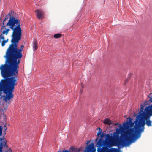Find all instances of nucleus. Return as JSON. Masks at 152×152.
Here are the masks:
<instances>
[{"label": "nucleus", "mask_w": 152, "mask_h": 152, "mask_svg": "<svg viewBox=\"0 0 152 152\" xmlns=\"http://www.w3.org/2000/svg\"><path fill=\"white\" fill-rule=\"evenodd\" d=\"M22 36V29L17 28L12 31L11 44L10 45L6 52V56L9 58V65H2L0 67L2 76L4 77L15 75L18 74L19 66L18 64L23 57L22 51L24 45H22L20 49L18 47V43L20 40Z\"/></svg>", "instance_id": "obj_1"}, {"label": "nucleus", "mask_w": 152, "mask_h": 152, "mask_svg": "<svg viewBox=\"0 0 152 152\" xmlns=\"http://www.w3.org/2000/svg\"><path fill=\"white\" fill-rule=\"evenodd\" d=\"M152 115V104L146 107L141 115L137 116L135 121V124L134 127L129 129L125 132L123 135V138L119 140H116L113 146H117L123 147L129 146L131 143L132 140L139 138L141 133L144 131V126L145 124L144 120L149 118Z\"/></svg>", "instance_id": "obj_2"}, {"label": "nucleus", "mask_w": 152, "mask_h": 152, "mask_svg": "<svg viewBox=\"0 0 152 152\" xmlns=\"http://www.w3.org/2000/svg\"><path fill=\"white\" fill-rule=\"evenodd\" d=\"M7 15L10 17L8 22L7 23V26H9V28H5V30H4L2 33L7 35L9 31L10 30V28L11 29L14 31L15 29L17 28H19L20 29H21L20 25V21L18 19L13 16H12L10 13L8 14Z\"/></svg>", "instance_id": "obj_3"}, {"label": "nucleus", "mask_w": 152, "mask_h": 152, "mask_svg": "<svg viewBox=\"0 0 152 152\" xmlns=\"http://www.w3.org/2000/svg\"><path fill=\"white\" fill-rule=\"evenodd\" d=\"M1 82L3 91L5 93L8 91L11 92H13L15 86L17 85V81L14 77L7 78L6 80H2Z\"/></svg>", "instance_id": "obj_4"}, {"label": "nucleus", "mask_w": 152, "mask_h": 152, "mask_svg": "<svg viewBox=\"0 0 152 152\" xmlns=\"http://www.w3.org/2000/svg\"><path fill=\"white\" fill-rule=\"evenodd\" d=\"M94 144L93 143H91L90 145L87 147V152H95V149L94 148ZM61 151H59L58 152H61ZM63 152H70L69 150H65L63 151Z\"/></svg>", "instance_id": "obj_5"}, {"label": "nucleus", "mask_w": 152, "mask_h": 152, "mask_svg": "<svg viewBox=\"0 0 152 152\" xmlns=\"http://www.w3.org/2000/svg\"><path fill=\"white\" fill-rule=\"evenodd\" d=\"M118 150L116 148H111L109 149L107 147H104L101 149L100 152H118Z\"/></svg>", "instance_id": "obj_6"}, {"label": "nucleus", "mask_w": 152, "mask_h": 152, "mask_svg": "<svg viewBox=\"0 0 152 152\" xmlns=\"http://www.w3.org/2000/svg\"><path fill=\"white\" fill-rule=\"evenodd\" d=\"M37 18L39 19H42L44 17V12L41 10H37L35 11Z\"/></svg>", "instance_id": "obj_7"}, {"label": "nucleus", "mask_w": 152, "mask_h": 152, "mask_svg": "<svg viewBox=\"0 0 152 152\" xmlns=\"http://www.w3.org/2000/svg\"><path fill=\"white\" fill-rule=\"evenodd\" d=\"M7 95L5 96L4 100L6 102H7L8 100H10L13 97V95L12 94V92H11L10 91H8L7 93H4Z\"/></svg>", "instance_id": "obj_8"}, {"label": "nucleus", "mask_w": 152, "mask_h": 152, "mask_svg": "<svg viewBox=\"0 0 152 152\" xmlns=\"http://www.w3.org/2000/svg\"><path fill=\"white\" fill-rule=\"evenodd\" d=\"M105 142L106 141L104 140L102 138H100L97 143V147L100 148L103 145H107Z\"/></svg>", "instance_id": "obj_9"}, {"label": "nucleus", "mask_w": 152, "mask_h": 152, "mask_svg": "<svg viewBox=\"0 0 152 152\" xmlns=\"http://www.w3.org/2000/svg\"><path fill=\"white\" fill-rule=\"evenodd\" d=\"M113 139V137L110 136L109 134L106 135L105 141H106L105 143L107 145L111 142Z\"/></svg>", "instance_id": "obj_10"}, {"label": "nucleus", "mask_w": 152, "mask_h": 152, "mask_svg": "<svg viewBox=\"0 0 152 152\" xmlns=\"http://www.w3.org/2000/svg\"><path fill=\"white\" fill-rule=\"evenodd\" d=\"M37 45V41L36 39H34L33 42V49L34 51L36 50L38 48Z\"/></svg>", "instance_id": "obj_11"}, {"label": "nucleus", "mask_w": 152, "mask_h": 152, "mask_svg": "<svg viewBox=\"0 0 152 152\" xmlns=\"http://www.w3.org/2000/svg\"><path fill=\"white\" fill-rule=\"evenodd\" d=\"M103 123L104 124H107L108 125H110L112 124H113V123L111 122V121L108 118H106L104 119L103 121Z\"/></svg>", "instance_id": "obj_12"}, {"label": "nucleus", "mask_w": 152, "mask_h": 152, "mask_svg": "<svg viewBox=\"0 0 152 152\" xmlns=\"http://www.w3.org/2000/svg\"><path fill=\"white\" fill-rule=\"evenodd\" d=\"M129 123L127 121L126 122H124L123 124V127L125 129H126L129 128Z\"/></svg>", "instance_id": "obj_13"}, {"label": "nucleus", "mask_w": 152, "mask_h": 152, "mask_svg": "<svg viewBox=\"0 0 152 152\" xmlns=\"http://www.w3.org/2000/svg\"><path fill=\"white\" fill-rule=\"evenodd\" d=\"M149 118H147L146 119H144V120H146V124L148 126H152V121L149 119Z\"/></svg>", "instance_id": "obj_14"}, {"label": "nucleus", "mask_w": 152, "mask_h": 152, "mask_svg": "<svg viewBox=\"0 0 152 152\" xmlns=\"http://www.w3.org/2000/svg\"><path fill=\"white\" fill-rule=\"evenodd\" d=\"M144 107V106L143 104H141L140 105V110L139 112V114L138 116H141L142 113L143 112L142 111L143 110Z\"/></svg>", "instance_id": "obj_15"}, {"label": "nucleus", "mask_w": 152, "mask_h": 152, "mask_svg": "<svg viewBox=\"0 0 152 152\" xmlns=\"http://www.w3.org/2000/svg\"><path fill=\"white\" fill-rule=\"evenodd\" d=\"M0 141H2V140H4V141L3 142L2 144L3 145V146L6 147V148H7L8 147V146L7 145L6 142H5V140H4V139H2V138H0Z\"/></svg>", "instance_id": "obj_16"}, {"label": "nucleus", "mask_w": 152, "mask_h": 152, "mask_svg": "<svg viewBox=\"0 0 152 152\" xmlns=\"http://www.w3.org/2000/svg\"><path fill=\"white\" fill-rule=\"evenodd\" d=\"M61 34L60 33L56 34L54 35V37L55 38L57 39L60 38L61 37Z\"/></svg>", "instance_id": "obj_17"}, {"label": "nucleus", "mask_w": 152, "mask_h": 152, "mask_svg": "<svg viewBox=\"0 0 152 152\" xmlns=\"http://www.w3.org/2000/svg\"><path fill=\"white\" fill-rule=\"evenodd\" d=\"M8 39H7V40H4L1 43V45L2 46H4L5 43H6L8 41Z\"/></svg>", "instance_id": "obj_18"}, {"label": "nucleus", "mask_w": 152, "mask_h": 152, "mask_svg": "<svg viewBox=\"0 0 152 152\" xmlns=\"http://www.w3.org/2000/svg\"><path fill=\"white\" fill-rule=\"evenodd\" d=\"M7 18H5L4 19V20L3 21L2 24H3V26H2V27H5L6 26H7V24L6 25H5L4 23V22L5 21V20H6L7 19Z\"/></svg>", "instance_id": "obj_19"}, {"label": "nucleus", "mask_w": 152, "mask_h": 152, "mask_svg": "<svg viewBox=\"0 0 152 152\" xmlns=\"http://www.w3.org/2000/svg\"><path fill=\"white\" fill-rule=\"evenodd\" d=\"M148 97L149 98H150L149 101L151 102H152V93L150 94L148 96Z\"/></svg>", "instance_id": "obj_20"}, {"label": "nucleus", "mask_w": 152, "mask_h": 152, "mask_svg": "<svg viewBox=\"0 0 152 152\" xmlns=\"http://www.w3.org/2000/svg\"><path fill=\"white\" fill-rule=\"evenodd\" d=\"M3 148V145L2 143H1L0 144V152H2Z\"/></svg>", "instance_id": "obj_21"}, {"label": "nucleus", "mask_w": 152, "mask_h": 152, "mask_svg": "<svg viewBox=\"0 0 152 152\" xmlns=\"http://www.w3.org/2000/svg\"><path fill=\"white\" fill-rule=\"evenodd\" d=\"M100 129V131H99V132L98 133H97V136L98 137H99V136L100 135H101V134L102 132V129Z\"/></svg>", "instance_id": "obj_22"}, {"label": "nucleus", "mask_w": 152, "mask_h": 152, "mask_svg": "<svg viewBox=\"0 0 152 152\" xmlns=\"http://www.w3.org/2000/svg\"><path fill=\"white\" fill-rule=\"evenodd\" d=\"M113 136L114 138H117L118 136L116 132H114L113 133Z\"/></svg>", "instance_id": "obj_23"}, {"label": "nucleus", "mask_w": 152, "mask_h": 152, "mask_svg": "<svg viewBox=\"0 0 152 152\" xmlns=\"http://www.w3.org/2000/svg\"><path fill=\"white\" fill-rule=\"evenodd\" d=\"M2 128L0 126V136H1L2 133Z\"/></svg>", "instance_id": "obj_24"}, {"label": "nucleus", "mask_w": 152, "mask_h": 152, "mask_svg": "<svg viewBox=\"0 0 152 152\" xmlns=\"http://www.w3.org/2000/svg\"><path fill=\"white\" fill-rule=\"evenodd\" d=\"M0 38L1 39H3V40L4 39V36L2 34H1L0 35Z\"/></svg>", "instance_id": "obj_25"}, {"label": "nucleus", "mask_w": 152, "mask_h": 152, "mask_svg": "<svg viewBox=\"0 0 152 152\" xmlns=\"http://www.w3.org/2000/svg\"><path fill=\"white\" fill-rule=\"evenodd\" d=\"M105 136V135L103 133H102V134L101 135V138H102Z\"/></svg>", "instance_id": "obj_26"}, {"label": "nucleus", "mask_w": 152, "mask_h": 152, "mask_svg": "<svg viewBox=\"0 0 152 152\" xmlns=\"http://www.w3.org/2000/svg\"><path fill=\"white\" fill-rule=\"evenodd\" d=\"M118 124H119V126H118L119 127H120L121 126V124H118V123H115L114 124V125L115 126H116Z\"/></svg>", "instance_id": "obj_27"}, {"label": "nucleus", "mask_w": 152, "mask_h": 152, "mask_svg": "<svg viewBox=\"0 0 152 152\" xmlns=\"http://www.w3.org/2000/svg\"><path fill=\"white\" fill-rule=\"evenodd\" d=\"M71 149L72 151H75V148H74V147H71Z\"/></svg>", "instance_id": "obj_28"}, {"label": "nucleus", "mask_w": 152, "mask_h": 152, "mask_svg": "<svg viewBox=\"0 0 152 152\" xmlns=\"http://www.w3.org/2000/svg\"><path fill=\"white\" fill-rule=\"evenodd\" d=\"M4 130H7V128H6V126H4Z\"/></svg>", "instance_id": "obj_29"}, {"label": "nucleus", "mask_w": 152, "mask_h": 152, "mask_svg": "<svg viewBox=\"0 0 152 152\" xmlns=\"http://www.w3.org/2000/svg\"><path fill=\"white\" fill-rule=\"evenodd\" d=\"M98 140V137H97L96 139H95V140L97 141Z\"/></svg>", "instance_id": "obj_30"}, {"label": "nucleus", "mask_w": 152, "mask_h": 152, "mask_svg": "<svg viewBox=\"0 0 152 152\" xmlns=\"http://www.w3.org/2000/svg\"><path fill=\"white\" fill-rule=\"evenodd\" d=\"M9 150H10L11 151H12V150L11 149H10H10H9Z\"/></svg>", "instance_id": "obj_31"}, {"label": "nucleus", "mask_w": 152, "mask_h": 152, "mask_svg": "<svg viewBox=\"0 0 152 152\" xmlns=\"http://www.w3.org/2000/svg\"><path fill=\"white\" fill-rule=\"evenodd\" d=\"M127 81V80H126V81H125V83H126Z\"/></svg>", "instance_id": "obj_32"}, {"label": "nucleus", "mask_w": 152, "mask_h": 152, "mask_svg": "<svg viewBox=\"0 0 152 152\" xmlns=\"http://www.w3.org/2000/svg\"><path fill=\"white\" fill-rule=\"evenodd\" d=\"M100 128H99V131H100Z\"/></svg>", "instance_id": "obj_33"}, {"label": "nucleus", "mask_w": 152, "mask_h": 152, "mask_svg": "<svg viewBox=\"0 0 152 152\" xmlns=\"http://www.w3.org/2000/svg\"><path fill=\"white\" fill-rule=\"evenodd\" d=\"M89 142V141H88V142L86 143V144H88Z\"/></svg>", "instance_id": "obj_34"}, {"label": "nucleus", "mask_w": 152, "mask_h": 152, "mask_svg": "<svg viewBox=\"0 0 152 152\" xmlns=\"http://www.w3.org/2000/svg\"><path fill=\"white\" fill-rule=\"evenodd\" d=\"M1 82H0V84L1 83Z\"/></svg>", "instance_id": "obj_35"}]
</instances>
